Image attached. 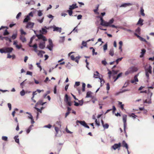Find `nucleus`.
Returning a JSON list of instances; mask_svg holds the SVG:
<instances>
[{"label": "nucleus", "mask_w": 154, "mask_h": 154, "mask_svg": "<svg viewBox=\"0 0 154 154\" xmlns=\"http://www.w3.org/2000/svg\"><path fill=\"white\" fill-rule=\"evenodd\" d=\"M45 103H42V100H39L38 101L37 103H36V105H43L44 104H45Z\"/></svg>", "instance_id": "obj_29"}, {"label": "nucleus", "mask_w": 154, "mask_h": 154, "mask_svg": "<svg viewBox=\"0 0 154 154\" xmlns=\"http://www.w3.org/2000/svg\"><path fill=\"white\" fill-rule=\"evenodd\" d=\"M29 46L30 47H33L34 48V51L35 52L37 51V46L36 44H35L32 46L31 45H29Z\"/></svg>", "instance_id": "obj_23"}, {"label": "nucleus", "mask_w": 154, "mask_h": 154, "mask_svg": "<svg viewBox=\"0 0 154 154\" xmlns=\"http://www.w3.org/2000/svg\"><path fill=\"white\" fill-rule=\"evenodd\" d=\"M54 28V31H57L59 32H61V28H59L58 27H57L56 26H54L53 27Z\"/></svg>", "instance_id": "obj_16"}, {"label": "nucleus", "mask_w": 154, "mask_h": 154, "mask_svg": "<svg viewBox=\"0 0 154 154\" xmlns=\"http://www.w3.org/2000/svg\"><path fill=\"white\" fill-rule=\"evenodd\" d=\"M140 31H141V29L140 28L138 27L135 30V32L137 34H140Z\"/></svg>", "instance_id": "obj_22"}, {"label": "nucleus", "mask_w": 154, "mask_h": 154, "mask_svg": "<svg viewBox=\"0 0 154 154\" xmlns=\"http://www.w3.org/2000/svg\"><path fill=\"white\" fill-rule=\"evenodd\" d=\"M129 116L130 117H132L134 119H135L136 118L137 116L135 115L134 113H132L131 115H129Z\"/></svg>", "instance_id": "obj_33"}, {"label": "nucleus", "mask_w": 154, "mask_h": 154, "mask_svg": "<svg viewBox=\"0 0 154 154\" xmlns=\"http://www.w3.org/2000/svg\"><path fill=\"white\" fill-rule=\"evenodd\" d=\"M143 20L141 18H140L137 24V25H140V26H142L143 24Z\"/></svg>", "instance_id": "obj_18"}, {"label": "nucleus", "mask_w": 154, "mask_h": 154, "mask_svg": "<svg viewBox=\"0 0 154 154\" xmlns=\"http://www.w3.org/2000/svg\"><path fill=\"white\" fill-rule=\"evenodd\" d=\"M5 53H10L12 51L13 49L12 48L6 47L5 48Z\"/></svg>", "instance_id": "obj_11"}, {"label": "nucleus", "mask_w": 154, "mask_h": 154, "mask_svg": "<svg viewBox=\"0 0 154 154\" xmlns=\"http://www.w3.org/2000/svg\"><path fill=\"white\" fill-rule=\"evenodd\" d=\"M137 70V69L136 68L134 67H132L129 68L127 71L125 73L126 75H127L131 73L134 72H136Z\"/></svg>", "instance_id": "obj_3"}, {"label": "nucleus", "mask_w": 154, "mask_h": 154, "mask_svg": "<svg viewBox=\"0 0 154 154\" xmlns=\"http://www.w3.org/2000/svg\"><path fill=\"white\" fill-rule=\"evenodd\" d=\"M80 57H75V60H74L75 61L77 62V63H78L79 60V59L80 58Z\"/></svg>", "instance_id": "obj_37"}, {"label": "nucleus", "mask_w": 154, "mask_h": 154, "mask_svg": "<svg viewBox=\"0 0 154 154\" xmlns=\"http://www.w3.org/2000/svg\"><path fill=\"white\" fill-rule=\"evenodd\" d=\"M18 135H17L15 136L14 137V139L15 140V141L17 143H19V139L18 138Z\"/></svg>", "instance_id": "obj_27"}, {"label": "nucleus", "mask_w": 154, "mask_h": 154, "mask_svg": "<svg viewBox=\"0 0 154 154\" xmlns=\"http://www.w3.org/2000/svg\"><path fill=\"white\" fill-rule=\"evenodd\" d=\"M78 101L79 102V103L80 105V106H82L83 104V100H79Z\"/></svg>", "instance_id": "obj_53"}, {"label": "nucleus", "mask_w": 154, "mask_h": 154, "mask_svg": "<svg viewBox=\"0 0 154 154\" xmlns=\"http://www.w3.org/2000/svg\"><path fill=\"white\" fill-rule=\"evenodd\" d=\"M21 15V12H19L18 13V14L16 16V18L18 19L20 16Z\"/></svg>", "instance_id": "obj_50"}, {"label": "nucleus", "mask_w": 154, "mask_h": 154, "mask_svg": "<svg viewBox=\"0 0 154 154\" xmlns=\"http://www.w3.org/2000/svg\"><path fill=\"white\" fill-rule=\"evenodd\" d=\"M99 74L98 72L97 71H96L94 74V76L95 78H99Z\"/></svg>", "instance_id": "obj_26"}, {"label": "nucleus", "mask_w": 154, "mask_h": 154, "mask_svg": "<svg viewBox=\"0 0 154 154\" xmlns=\"http://www.w3.org/2000/svg\"><path fill=\"white\" fill-rule=\"evenodd\" d=\"M34 25V23L31 22H29L27 23L26 27L28 29H32V28Z\"/></svg>", "instance_id": "obj_8"}, {"label": "nucleus", "mask_w": 154, "mask_h": 154, "mask_svg": "<svg viewBox=\"0 0 154 154\" xmlns=\"http://www.w3.org/2000/svg\"><path fill=\"white\" fill-rule=\"evenodd\" d=\"M107 44H105L103 46V50L104 51H105L107 49Z\"/></svg>", "instance_id": "obj_41"}, {"label": "nucleus", "mask_w": 154, "mask_h": 154, "mask_svg": "<svg viewBox=\"0 0 154 154\" xmlns=\"http://www.w3.org/2000/svg\"><path fill=\"white\" fill-rule=\"evenodd\" d=\"M47 48L50 51H51L53 48V46H51L50 45H48L47 46Z\"/></svg>", "instance_id": "obj_52"}, {"label": "nucleus", "mask_w": 154, "mask_h": 154, "mask_svg": "<svg viewBox=\"0 0 154 154\" xmlns=\"http://www.w3.org/2000/svg\"><path fill=\"white\" fill-rule=\"evenodd\" d=\"M20 94L22 96H24L25 94V92L23 90L20 92Z\"/></svg>", "instance_id": "obj_44"}, {"label": "nucleus", "mask_w": 154, "mask_h": 154, "mask_svg": "<svg viewBox=\"0 0 154 154\" xmlns=\"http://www.w3.org/2000/svg\"><path fill=\"white\" fill-rule=\"evenodd\" d=\"M65 101H66V102H68V101H69L68 96V95L66 94L65 95Z\"/></svg>", "instance_id": "obj_39"}, {"label": "nucleus", "mask_w": 154, "mask_h": 154, "mask_svg": "<svg viewBox=\"0 0 154 154\" xmlns=\"http://www.w3.org/2000/svg\"><path fill=\"white\" fill-rule=\"evenodd\" d=\"M30 18L29 17H28L27 15L26 16V18L24 19L23 20V22H28L29 20H30Z\"/></svg>", "instance_id": "obj_21"}, {"label": "nucleus", "mask_w": 154, "mask_h": 154, "mask_svg": "<svg viewBox=\"0 0 154 154\" xmlns=\"http://www.w3.org/2000/svg\"><path fill=\"white\" fill-rule=\"evenodd\" d=\"M134 34L138 38L140 41H143L144 42H146V41L145 39L140 36L138 34H137L136 33H134Z\"/></svg>", "instance_id": "obj_13"}, {"label": "nucleus", "mask_w": 154, "mask_h": 154, "mask_svg": "<svg viewBox=\"0 0 154 154\" xmlns=\"http://www.w3.org/2000/svg\"><path fill=\"white\" fill-rule=\"evenodd\" d=\"M109 54L112 56H113L114 55V51L113 48L110 49L109 51Z\"/></svg>", "instance_id": "obj_25"}, {"label": "nucleus", "mask_w": 154, "mask_h": 154, "mask_svg": "<svg viewBox=\"0 0 154 154\" xmlns=\"http://www.w3.org/2000/svg\"><path fill=\"white\" fill-rule=\"evenodd\" d=\"M78 8V6H77L76 4H73L71 5H70L69 8V10L67 11V12H68L69 15L71 16L72 14L73 13L72 10H73Z\"/></svg>", "instance_id": "obj_2"}, {"label": "nucleus", "mask_w": 154, "mask_h": 154, "mask_svg": "<svg viewBox=\"0 0 154 154\" xmlns=\"http://www.w3.org/2000/svg\"><path fill=\"white\" fill-rule=\"evenodd\" d=\"M122 58H123L122 57L121 58H119L117 59L116 61V64H118L119 63V62L121 61L122 60Z\"/></svg>", "instance_id": "obj_38"}, {"label": "nucleus", "mask_w": 154, "mask_h": 154, "mask_svg": "<svg viewBox=\"0 0 154 154\" xmlns=\"http://www.w3.org/2000/svg\"><path fill=\"white\" fill-rule=\"evenodd\" d=\"M127 115L125 114L123 115H122V119L124 123V131L126 133L125 128L127 126Z\"/></svg>", "instance_id": "obj_4"}, {"label": "nucleus", "mask_w": 154, "mask_h": 154, "mask_svg": "<svg viewBox=\"0 0 154 154\" xmlns=\"http://www.w3.org/2000/svg\"><path fill=\"white\" fill-rule=\"evenodd\" d=\"M45 42H40L39 44V47L40 49H43L45 47Z\"/></svg>", "instance_id": "obj_14"}, {"label": "nucleus", "mask_w": 154, "mask_h": 154, "mask_svg": "<svg viewBox=\"0 0 154 154\" xmlns=\"http://www.w3.org/2000/svg\"><path fill=\"white\" fill-rule=\"evenodd\" d=\"M92 92L89 91L87 92L86 94V98L91 97L92 99H94V96L91 95Z\"/></svg>", "instance_id": "obj_10"}, {"label": "nucleus", "mask_w": 154, "mask_h": 154, "mask_svg": "<svg viewBox=\"0 0 154 154\" xmlns=\"http://www.w3.org/2000/svg\"><path fill=\"white\" fill-rule=\"evenodd\" d=\"M147 94L148 95V97L149 98H150L152 96V93L151 92H150L149 89L148 90V91L147 92Z\"/></svg>", "instance_id": "obj_28"}, {"label": "nucleus", "mask_w": 154, "mask_h": 154, "mask_svg": "<svg viewBox=\"0 0 154 154\" xmlns=\"http://www.w3.org/2000/svg\"><path fill=\"white\" fill-rule=\"evenodd\" d=\"M17 36V33L13 34L11 36V38L13 40L15 39L16 38Z\"/></svg>", "instance_id": "obj_32"}, {"label": "nucleus", "mask_w": 154, "mask_h": 154, "mask_svg": "<svg viewBox=\"0 0 154 154\" xmlns=\"http://www.w3.org/2000/svg\"><path fill=\"white\" fill-rule=\"evenodd\" d=\"M152 67L150 66H149L148 68L146 69H145V72H147V73H149L150 74H151L152 73Z\"/></svg>", "instance_id": "obj_15"}, {"label": "nucleus", "mask_w": 154, "mask_h": 154, "mask_svg": "<svg viewBox=\"0 0 154 154\" xmlns=\"http://www.w3.org/2000/svg\"><path fill=\"white\" fill-rule=\"evenodd\" d=\"M36 36L38 37V39H42L44 41V42H45V41H47V39H46V37L42 34H40L39 35H36Z\"/></svg>", "instance_id": "obj_7"}, {"label": "nucleus", "mask_w": 154, "mask_h": 154, "mask_svg": "<svg viewBox=\"0 0 154 154\" xmlns=\"http://www.w3.org/2000/svg\"><path fill=\"white\" fill-rule=\"evenodd\" d=\"M110 89V86L109 84V83H107L106 84V89L108 91Z\"/></svg>", "instance_id": "obj_51"}, {"label": "nucleus", "mask_w": 154, "mask_h": 154, "mask_svg": "<svg viewBox=\"0 0 154 154\" xmlns=\"http://www.w3.org/2000/svg\"><path fill=\"white\" fill-rule=\"evenodd\" d=\"M20 31L21 32V35H26V33L24 32L23 30L22 29H21L20 30Z\"/></svg>", "instance_id": "obj_40"}, {"label": "nucleus", "mask_w": 154, "mask_h": 154, "mask_svg": "<svg viewBox=\"0 0 154 154\" xmlns=\"http://www.w3.org/2000/svg\"><path fill=\"white\" fill-rule=\"evenodd\" d=\"M85 83H82V91L83 92H84L85 91Z\"/></svg>", "instance_id": "obj_36"}, {"label": "nucleus", "mask_w": 154, "mask_h": 154, "mask_svg": "<svg viewBox=\"0 0 154 154\" xmlns=\"http://www.w3.org/2000/svg\"><path fill=\"white\" fill-rule=\"evenodd\" d=\"M22 45L21 44H20L19 45H16V47L18 49H20L21 48Z\"/></svg>", "instance_id": "obj_49"}, {"label": "nucleus", "mask_w": 154, "mask_h": 154, "mask_svg": "<svg viewBox=\"0 0 154 154\" xmlns=\"http://www.w3.org/2000/svg\"><path fill=\"white\" fill-rule=\"evenodd\" d=\"M121 146V143H119L118 144L116 143L114 144L112 146V148L114 150H116L117 149L119 148Z\"/></svg>", "instance_id": "obj_9"}, {"label": "nucleus", "mask_w": 154, "mask_h": 154, "mask_svg": "<svg viewBox=\"0 0 154 154\" xmlns=\"http://www.w3.org/2000/svg\"><path fill=\"white\" fill-rule=\"evenodd\" d=\"M49 27H47L46 26H45L44 28H43L41 30H40V32L41 33L40 34H42V35L46 34L47 32V31L46 29H49Z\"/></svg>", "instance_id": "obj_6"}, {"label": "nucleus", "mask_w": 154, "mask_h": 154, "mask_svg": "<svg viewBox=\"0 0 154 154\" xmlns=\"http://www.w3.org/2000/svg\"><path fill=\"white\" fill-rule=\"evenodd\" d=\"M131 5V4L129 3H128V4L125 3V4H124L122 5L121 6V7H126L128 5Z\"/></svg>", "instance_id": "obj_48"}, {"label": "nucleus", "mask_w": 154, "mask_h": 154, "mask_svg": "<svg viewBox=\"0 0 154 154\" xmlns=\"http://www.w3.org/2000/svg\"><path fill=\"white\" fill-rule=\"evenodd\" d=\"M144 10L143 8L142 7H141L140 11V14L141 15L143 16H145V14L144 13Z\"/></svg>", "instance_id": "obj_24"}, {"label": "nucleus", "mask_w": 154, "mask_h": 154, "mask_svg": "<svg viewBox=\"0 0 154 154\" xmlns=\"http://www.w3.org/2000/svg\"><path fill=\"white\" fill-rule=\"evenodd\" d=\"M82 16L81 15H79L77 16V19L78 20L81 19L82 18Z\"/></svg>", "instance_id": "obj_64"}, {"label": "nucleus", "mask_w": 154, "mask_h": 154, "mask_svg": "<svg viewBox=\"0 0 154 154\" xmlns=\"http://www.w3.org/2000/svg\"><path fill=\"white\" fill-rule=\"evenodd\" d=\"M28 17H30V16H31V17H33V13L32 12H30L28 15H27Z\"/></svg>", "instance_id": "obj_58"}, {"label": "nucleus", "mask_w": 154, "mask_h": 154, "mask_svg": "<svg viewBox=\"0 0 154 154\" xmlns=\"http://www.w3.org/2000/svg\"><path fill=\"white\" fill-rule=\"evenodd\" d=\"M134 79L135 80V81L136 82H138V79L137 78V75H135L134 77Z\"/></svg>", "instance_id": "obj_56"}, {"label": "nucleus", "mask_w": 154, "mask_h": 154, "mask_svg": "<svg viewBox=\"0 0 154 154\" xmlns=\"http://www.w3.org/2000/svg\"><path fill=\"white\" fill-rule=\"evenodd\" d=\"M122 72H121L120 73H119L117 76L116 78L114 80V82H115L117 79H118L119 77H121L122 75Z\"/></svg>", "instance_id": "obj_35"}, {"label": "nucleus", "mask_w": 154, "mask_h": 154, "mask_svg": "<svg viewBox=\"0 0 154 154\" xmlns=\"http://www.w3.org/2000/svg\"><path fill=\"white\" fill-rule=\"evenodd\" d=\"M76 123H77V125H78V123H79L80 124H81L82 125L84 126L85 127H86L88 128H89V127L87 125L86 123L84 121H81L79 120H77L76 121Z\"/></svg>", "instance_id": "obj_5"}, {"label": "nucleus", "mask_w": 154, "mask_h": 154, "mask_svg": "<svg viewBox=\"0 0 154 154\" xmlns=\"http://www.w3.org/2000/svg\"><path fill=\"white\" fill-rule=\"evenodd\" d=\"M66 104L69 106H71L72 103L71 102H70V101H68L66 102Z\"/></svg>", "instance_id": "obj_62"}, {"label": "nucleus", "mask_w": 154, "mask_h": 154, "mask_svg": "<svg viewBox=\"0 0 154 154\" xmlns=\"http://www.w3.org/2000/svg\"><path fill=\"white\" fill-rule=\"evenodd\" d=\"M122 102H121L120 101L118 102V104L119 105H120V108H121V109L122 110H123L124 109V105L122 104Z\"/></svg>", "instance_id": "obj_30"}, {"label": "nucleus", "mask_w": 154, "mask_h": 154, "mask_svg": "<svg viewBox=\"0 0 154 154\" xmlns=\"http://www.w3.org/2000/svg\"><path fill=\"white\" fill-rule=\"evenodd\" d=\"M103 128H104V129H107L109 127V125L108 124L106 123V124H104L103 125Z\"/></svg>", "instance_id": "obj_31"}, {"label": "nucleus", "mask_w": 154, "mask_h": 154, "mask_svg": "<svg viewBox=\"0 0 154 154\" xmlns=\"http://www.w3.org/2000/svg\"><path fill=\"white\" fill-rule=\"evenodd\" d=\"M55 131H56V134H57L58 131H59V128L57 127H55Z\"/></svg>", "instance_id": "obj_54"}, {"label": "nucleus", "mask_w": 154, "mask_h": 154, "mask_svg": "<svg viewBox=\"0 0 154 154\" xmlns=\"http://www.w3.org/2000/svg\"><path fill=\"white\" fill-rule=\"evenodd\" d=\"M95 123L98 126H100V122H98L97 121V119H96L95 120Z\"/></svg>", "instance_id": "obj_57"}, {"label": "nucleus", "mask_w": 154, "mask_h": 154, "mask_svg": "<svg viewBox=\"0 0 154 154\" xmlns=\"http://www.w3.org/2000/svg\"><path fill=\"white\" fill-rule=\"evenodd\" d=\"M44 19V17H43L41 19V20L38 19L37 20L40 23H42L43 22V21Z\"/></svg>", "instance_id": "obj_60"}, {"label": "nucleus", "mask_w": 154, "mask_h": 154, "mask_svg": "<svg viewBox=\"0 0 154 154\" xmlns=\"http://www.w3.org/2000/svg\"><path fill=\"white\" fill-rule=\"evenodd\" d=\"M20 39L23 42H25L26 41V39L24 36L21 35L20 36Z\"/></svg>", "instance_id": "obj_17"}, {"label": "nucleus", "mask_w": 154, "mask_h": 154, "mask_svg": "<svg viewBox=\"0 0 154 154\" xmlns=\"http://www.w3.org/2000/svg\"><path fill=\"white\" fill-rule=\"evenodd\" d=\"M48 41L49 42V45H50L51 46H52L53 45V44L52 43V40L51 39H49Z\"/></svg>", "instance_id": "obj_43"}, {"label": "nucleus", "mask_w": 154, "mask_h": 154, "mask_svg": "<svg viewBox=\"0 0 154 154\" xmlns=\"http://www.w3.org/2000/svg\"><path fill=\"white\" fill-rule=\"evenodd\" d=\"M2 139L3 140L7 141L8 140V137L6 136H3L2 137Z\"/></svg>", "instance_id": "obj_47"}, {"label": "nucleus", "mask_w": 154, "mask_h": 154, "mask_svg": "<svg viewBox=\"0 0 154 154\" xmlns=\"http://www.w3.org/2000/svg\"><path fill=\"white\" fill-rule=\"evenodd\" d=\"M66 131L68 133L72 134V132L70 131L67 128L66 129Z\"/></svg>", "instance_id": "obj_63"}, {"label": "nucleus", "mask_w": 154, "mask_h": 154, "mask_svg": "<svg viewBox=\"0 0 154 154\" xmlns=\"http://www.w3.org/2000/svg\"><path fill=\"white\" fill-rule=\"evenodd\" d=\"M102 63L104 65H106L107 64L105 60H102Z\"/></svg>", "instance_id": "obj_55"}, {"label": "nucleus", "mask_w": 154, "mask_h": 154, "mask_svg": "<svg viewBox=\"0 0 154 154\" xmlns=\"http://www.w3.org/2000/svg\"><path fill=\"white\" fill-rule=\"evenodd\" d=\"M51 127H52L51 125L50 124H49L48 125H45V127H46V128H50Z\"/></svg>", "instance_id": "obj_61"}, {"label": "nucleus", "mask_w": 154, "mask_h": 154, "mask_svg": "<svg viewBox=\"0 0 154 154\" xmlns=\"http://www.w3.org/2000/svg\"><path fill=\"white\" fill-rule=\"evenodd\" d=\"M42 14H43L41 11L39 10L38 11V15L39 16H41L42 15Z\"/></svg>", "instance_id": "obj_42"}, {"label": "nucleus", "mask_w": 154, "mask_h": 154, "mask_svg": "<svg viewBox=\"0 0 154 154\" xmlns=\"http://www.w3.org/2000/svg\"><path fill=\"white\" fill-rule=\"evenodd\" d=\"M122 146L124 147H125L127 149V151L128 150V145L125 140L122 141Z\"/></svg>", "instance_id": "obj_12"}, {"label": "nucleus", "mask_w": 154, "mask_h": 154, "mask_svg": "<svg viewBox=\"0 0 154 154\" xmlns=\"http://www.w3.org/2000/svg\"><path fill=\"white\" fill-rule=\"evenodd\" d=\"M9 32H8L7 29H5L3 33V35H9Z\"/></svg>", "instance_id": "obj_34"}, {"label": "nucleus", "mask_w": 154, "mask_h": 154, "mask_svg": "<svg viewBox=\"0 0 154 154\" xmlns=\"http://www.w3.org/2000/svg\"><path fill=\"white\" fill-rule=\"evenodd\" d=\"M36 65L40 69V71H41L42 70V68L41 66L40 65V63H37Z\"/></svg>", "instance_id": "obj_46"}, {"label": "nucleus", "mask_w": 154, "mask_h": 154, "mask_svg": "<svg viewBox=\"0 0 154 154\" xmlns=\"http://www.w3.org/2000/svg\"><path fill=\"white\" fill-rule=\"evenodd\" d=\"M5 48H2V49H0V52L1 53H5Z\"/></svg>", "instance_id": "obj_45"}, {"label": "nucleus", "mask_w": 154, "mask_h": 154, "mask_svg": "<svg viewBox=\"0 0 154 154\" xmlns=\"http://www.w3.org/2000/svg\"><path fill=\"white\" fill-rule=\"evenodd\" d=\"M146 52V51L145 49H143L141 50V54L140 56V57H142L143 56L144 54Z\"/></svg>", "instance_id": "obj_19"}, {"label": "nucleus", "mask_w": 154, "mask_h": 154, "mask_svg": "<svg viewBox=\"0 0 154 154\" xmlns=\"http://www.w3.org/2000/svg\"><path fill=\"white\" fill-rule=\"evenodd\" d=\"M33 126V125H30L28 128L26 130V132L27 134H29L30 132V131L32 129V127Z\"/></svg>", "instance_id": "obj_20"}, {"label": "nucleus", "mask_w": 154, "mask_h": 154, "mask_svg": "<svg viewBox=\"0 0 154 154\" xmlns=\"http://www.w3.org/2000/svg\"><path fill=\"white\" fill-rule=\"evenodd\" d=\"M100 20L101 21L100 25L102 26L106 27L109 26L116 28H117V27L114 25L112 24L113 23L114 21V19L113 18L110 19L108 22H107L104 20L103 17L101 18Z\"/></svg>", "instance_id": "obj_1"}, {"label": "nucleus", "mask_w": 154, "mask_h": 154, "mask_svg": "<svg viewBox=\"0 0 154 154\" xmlns=\"http://www.w3.org/2000/svg\"><path fill=\"white\" fill-rule=\"evenodd\" d=\"M82 45L84 47L86 46L87 43L86 42L83 41L82 42Z\"/></svg>", "instance_id": "obj_59"}]
</instances>
